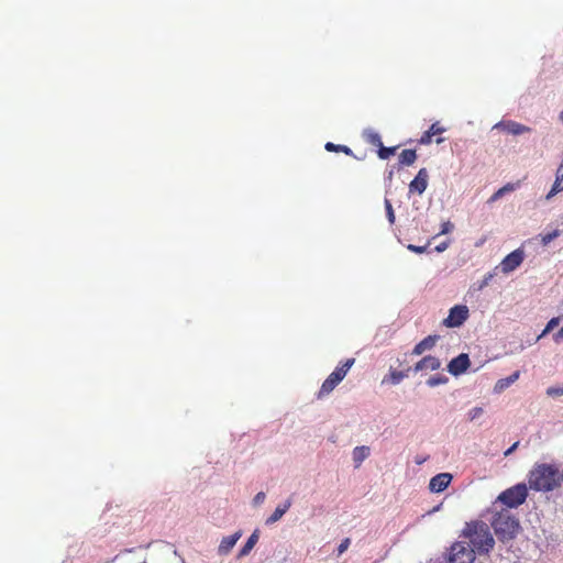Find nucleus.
I'll return each mask as SVG.
<instances>
[{"mask_svg":"<svg viewBox=\"0 0 563 563\" xmlns=\"http://www.w3.org/2000/svg\"><path fill=\"white\" fill-rule=\"evenodd\" d=\"M562 482V473L552 464H536L528 475L529 487L536 492H552Z\"/></svg>","mask_w":563,"mask_h":563,"instance_id":"obj_1","label":"nucleus"},{"mask_svg":"<svg viewBox=\"0 0 563 563\" xmlns=\"http://www.w3.org/2000/svg\"><path fill=\"white\" fill-rule=\"evenodd\" d=\"M462 536L468 540L470 548L478 555L488 554L495 545L489 527L483 521L467 522Z\"/></svg>","mask_w":563,"mask_h":563,"instance_id":"obj_2","label":"nucleus"},{"mask_svg":"<svg viewBox=\"0 0 563 563\" xmlns=\"http://www.w3.org/2000/svg\"><path fill=\"white\" fill-rule=\"evenodd\" d=\"M492 527L499 541L508 542L517 537L520 523L509 510H501L495 514Z\"/></svg>","mask_w":563,"mask_h":563,"instance_id":"obj_3","label":"nucleus"},{"mask_svg":"<svg viewBox=\"0 0 563 563\" xmlns=\"http://www.w3.org/2000/svg\"><path fill=\"white\" fill-rule=\"evenodd\" d=\"M354 363L355 358L351 357L346 358L340 366L335 367V369L322 383L318 393V398L329 395L344 379Z\"/></svg>","mask_w":563,"mask_h":563,"instance_id":"obj_4","label":"nucleus"},{"mask_svg":"<svg viewBox=\"0 0 563 563\" xmlns=\"http://www.w3.org/2000/svg\"><path fill=\"white\" fill-rule=\"evenodd\" d=\"M528 496L526 484H517L498 496V500L510 508H516L522 505Z\"/></svg>","mask_w":563,"mask_h":563,"instance_id":"obj_5","label":"nucleus"},{"mask_svg":"<svg viewBox=\"0 0 563 563\" xmlns=\"http://www.w3.org/2000/svg\"><path fill=\"white\" fill-rule=\"evenodd\" d=\"M476 553L465 542L457 541L451 545L448 563H473Z\"/></svg>","mask_w":563,"mask_h":563,"instance_id":"obj_6","label":"nucleus"},{"mask_svg":"<svg viewBox=\"0 0 563 563\" xmlns=\"http://www.w3.org/2000/svg\"><path fill=\"white\" fill-rule=\"evenodd\" d=\"M468 318V308L465 305H456L450 309L449 316L443 320L448 328L461 327Z\"/></svg>","mask_w":563,"mask_h":563,"instance_id":"obj_7","label":"nucleus"},{"mask_svg":"<svg viewBox=\"0 0 563 563\" xmlns=\"http://www.w3.org/2000/svg\"><path fill=\"white\" fill-rule=\"evenodd\" d=\"M525 260V253L522 250L517 249L508 254L500 263V269L503 273L508 274L515 271L521 265Z\"/></svg>","mask_w":563,"mask_h":563,"instance_id":"obj_8","label":"nucleus"},{"mask_svg":"<svg viewBox=\"0 0 563 563\" xmlns=\"http://www.w3.org/2000/svg\"><path fill=\"white\" fill-rule=\"evenodd\" d=\"M471 362L467 354L462 353L457 355L456 357L452 358L448 365V371L454 375L459 376L467 371L470 367Z\"/></svg>","mask_w":563,"mask_h":563,"instance_id":"obj_9","label":"nucleus"},{"mask_svg":"<svg viewBox=\"0 0 563 563\" xmlns=\"http://www.w3.org/2000/svg\"><path fill=\"white\" fill-rule=\"evenodd\" d=\"M429 173L427 168H421L417 176L409 184V192L422 195L428 186Z\"/></svg>","mask_w":563,"mask_h":563,"instance_id":"obj_10","label":"nucleus"},{"mask_svg":"<svg viewBox=\"0 0 563 563\" xmlns=\"http://www.w3.org/2000/svg\"><path fill=\"white\" fill-rule=\"evenodd\" d=\"M452 475L450 473H440L433 476L429 483V489L432 493L443 492L451 483Z\"/></svg>","mask_w":563,"mask_h":563,"instance_id":"obj_11","label":"nucleus"},{"mask_svg":"<svg viewBox=\"0 0 563 563\" xmlns=\"http://www.w3.org/2000/svg\"><path fill=\"white\" fill-rule=\"evenodd\" d=\"M441 367V361L432 355H428L422 357L416 365L411 368V371L418 373L422 371H437Z\"/></svg>","mask_w":563,"mask_h":563,"instance_id":"obj_12","label":"nucleus"},{"mask_svg":"<svg viewBox=\"0 0 563 563\" xmlns=\"http://www.w3.org/2000/svg\"><path fill=\"white\" fill-rule=\"evenodd\" d=\"M495 128H500L505 132L512 134V135H520V134L528 133L531 131V129L529 126L518 123L516 121L500 122V123L496 124Z\"/></svg>","mask_w":563,"mask_h":563,"instance_id":"obj_13","label":"nucleus"},{"mask_svg":"<svg viewBox=\"0 0 563 563\" xmlns=\"http://www.w3.org/2000/svg\"><path fill=\"white\" fill-rule=\"evenodd\" d=\"M439 340V335H428L423 340H421L419 343H417L412 350L413 355H421L426 351H429L433 349L435 343Z\"/></svg>","mask_w":563,"mask_h":563,"instance_id":"obj_14","label":"nucleus"},{"mask_svg":"<svg viewBox=\"0 0 563 563\" xmlns=\"http://www.w3.org/2000/svg\"><path fill=\"white\" fill-rule=\"evenodd\" d=\"M240 537H241V532H235L231 536L224 537L218 548L219 554H221V555L228 554L232 550V548L235 545V543L238 542Z\"/></svg>","mask_w":563,"mask_h":563,"instance_id":"obj_15","label":"nucleus"},{"mask_svg":"<svg viewBox=\"0 0 563 563\" xmlns=\"http://www.w3.org/2000/svg\"><path fill=\"white\" fill-rule=\"evenodd\" d=\"M290 506V499H287L284 504L278 505L273 514L266 519L265 523L269 526L277 522L288 511Z\"/></svg>","mask_w":563,"mask_h":563,"instance_id":"obj_16","label":"nucleus"},{"mask_svg":"<svg viewBox=\"0 0 563 563\" xmlns=\"http://www.w3.org/2000/svg\"><path fill=\"white\" fill-rule=\"evenodd\" d=\"M411 371V367H408L406 371H396V369H390L389 371V374L387 376L384 377L383 379V384L384 383H390L393 385H397L399 384L404 378L408 377L409 375V372Z\"/></svg>","mask_w":563,"mask_h":563,"instance_id":"obj_17","label":"nucleus"},{"mask_svg":"<svg viewBox=\"0 0 563 563\" xmlns=\"http://www.w3.org/2000/svg\"><path fill=\"white\" fill-rule=\"evenodd\" d=\"M519 375H520V373H519V371H517V372L512 373L510 376L497 380V383L494 387V390L496 393H500L504 389L508 388L511 384H514L519 378Z\"/></svg>","mask_w":563,"mask_h":563,"instance_id":"obj_18","label":"nucleus"},{"mask_svg":"<svg viewBox=\"0 0 563 563\" xmlns=\"http://www.w3.org/2000/svg\"><path fill=\"white\" fill-rule=\"evenodd\" d=\"M258 538H260V530L256 529L253 531V533L249 537L247 541L245 542V544L243 545V548L240 550V553L239 555L240 556H245L247 555L252 549L255 547V544L257 543L258 541Z\"/></svg>","mask_w":563,"mask_h":563,"instance_id":"obj_19","label":"nucleus"},{"mask_svg":"<svg viewBox=\"0 0 563 563\" xmlns=\"http://www.w3.org/2000/svg\"><path fill=\"white\" fill-rule=\"evenodd\" d=\"M399 165H402V166H411L416 159H417V152L416 150H404L400 154H399Z\"/></svg>","mask_w":563,"mask_h":563,"instance_id":"obj_20","label":"nucleus"},{"mask_svg":"<svg viewBox=\"0 0 563 563\" xmlns=\"http://www.w3.org/2000/svg\"><path fill=\"white\" fill-rule=\"evenodd\" d=\"M369 455V448L362 445L353 450V461L358 466Z\"/></svg>","mask_w":563,"mask_h":563,"instance_id":"obj_21","label":"nucleus"},{"mask_svg":"<svg viewBox=\"0 0 563 563\" xmlns=\"http://www.w3.org/2000/svg\"><path fill=\"white\" fill-rule=\"evenodd\" d=\"M324 148L328 151V152H342L346 155H353V152L350 147H347L346 145H338V144H334L332 142H328L325 145H324Z\"/></svg>","mask_w":563,"mask_h":563,"instance_id":"obj_22","label":"nucleus"},{"mask_svg":"<svg viewBox=\"0 0 563 563\" xmlns=\"http://www.w3.org/2000/svg\"><path fill=\"white\" fill-rule=\"evenodd\" d=\"M449 380V378L443 375V374H435L431 377L428 378L427 380V385L429 387H435V386H439V385H444L446 384Z\"/></svg>","mask_w":563,"mask_h":563,"instance_id":"obj_23","label":"nucleus"},{"mask_svg":"<svg viewBox=\"0 0 563 563\" xmlns=\"http://www.w3.org/2000/svg\"><path fill=\"white\" fill-rule=\"evenodd\" d=\"M398 146H391V147H385L384 144L378 147L377 155L380 159H388L390 156H393Z\"/></svg>","mask_w":563,"mask_h":563,"instance_id":"obj_24","label":"nucleus"},{"mask_svg":"<svg viewBox=\"0 0 563 563\" xmlns=\"http://www.w3.org/2000/svg\"><path fill=\"white\" fill-rule=\"evenodd\" d=\"M366 141L376 147H380L383 145L382 137L377 132H368L366 134Z\"/></svg>","mask_w":563,"mask_h":563,"instance_id":"obj_25","label":"nucleus"},{"mask_svg":"<svg viewBox=\"0 0 563 563\" xmlns=\"http://www.w3.org/2000/svg\"><path fill=\"white\" fill-rule=\"evenodd\" d=\"M560 235V230H553L552 232H548L544 234H541V243L542 245H548L550 242H552L554 239H556Z\"/></svg>","mask_w":563,"mask_h":563,"instance_id":"obj_26","label":"nucleus"},{"mask_svg":"<svg viewBox=\"0 0 563 563\" xmlns=\"http://www.w3.org/2000/svg\"><path fill=\"white\" fill-rule=\"evenodd\" d=\"M561 321V318L560 317H554L552 319L549 320V322L547 323L544 330L542 331V333L539 335V338H542L544 336L545 334H548L550 331H552L554 328H556L559 325Z\"/></svg>","mask_w":563,"mask_h":563,"instance_id":"obj_27","label":"nucleus"},{"mask_svg":"<svg viewBox=\"0 0 563 563\" xmlns=\"http://www.w3.org/2000/svg\"><path fill=\"white\" fill-rule=\"evenodd\" d=\"M385 209H386V216H387V219H388V222L390 224H394L395 223V212H394V209H393V205L390 202V200L388 199H385Z\"/></svg>","mask_w":563,"mask_h":563,"instance_id":"obj_28","label":"nucleus"},{"mask_svg":"<svg viewBox=\"0 0 563 563\" xmlns=\"http://www.w3.org/2000/svg\"><path fill=\"white\" fill-rule=\"evenodd\" d=\"M429 133H431L433 136L442 134L445 131V128H443L439 122H434L431 124V126L428 129Z\"/></svg>","mask_w":563,"mask_h":563,"instance_id":"obj_29","label":"nucleus"},{"mask_svg":"<svg viewBox=\"0 0 563 563\" xmlns=\"http://www.w3.org/2000/svg\"><path fill=\"white\" fill-rule=\"evenodd\" d=\"M483 415V408L482 407H474L467 412V417L471 421L479 418Z\"/></svg>","mask_w":563,"mask_h":563,"instance_id":"obj_30","label":"nucleus"},{"mask_svg":"<svg viewBox=\"0 0 563 563\" xmlns=\"http://www.w3.org/2000/svg\"><path fill=\"white\" fill-rule=\"evenodd\" d=\"M350 544H351L350 538L343 539L338 547V556L342 555L347 550Z\"/></svg>","mask_w":563,"mask_h":563,"instance_id":"obj_31","label":"nucleus"},{"mask_svg":"<svg viewBox=\"0 0 563 563\" xmlns=\"http://www.w3.org/2000/svg\"><path fill=\"white\" fill-rule=\"evenodd\" d=\"M547 395L550 397H558L563 395V387H549L547 389Z\"/></svg>","mask_w":563,"mask_h":563,"instance_id":"obj_32","label":"nucleus"},{"mask_svg":"<svg viewBox=\"0 0 563 563\" xmlns=\"http://www.w3.org/2000/svg\"><path fill=\"white\" fill-rule=\"evenodd\" d=\"M453 228H454V225L452 222L445 221L441 224V230L438 235L448 234L449 232H451L453 230Z\"/></svg>","mask_w":563,"mask_h":563,"instance_id":"obj_33","label":"nucleus"},{"mask_svg":"<svg viewBox=\"0 0 563 563\" xmlns=\"http://www.w3.org/2000/svg\"><path fill=\"white\" fill-rule=\"evenodd\" d=\"M433 135L429 133V130H427L420 137L419 143L423 145H428L432 142Z\"/></svg>","mask_w":563,"mask_h":563,"instance_id":"obj_34","label":"nucleus"},{"mask_svg":"<svg viewBox=\"0 0 563 563\" xmlns=\"http://www.w3.org/2000/svg\"><path fill=\"white\" fill-rule=\"evenodd\" d=\"M407 249H408L409 251L413 252V253L422 254V253H424V252H426L427 246H426V245H424V246H417V245H413V244H409V245L407 246Z\"/></svg>","mask_w":563,"mask_h":563,"instance_id":"obj_35","label":"nucleus"},{"mask_svg":"<svg viewBox=\"0 0 563 563\" xmlns=\"http://www.w3.org/2000/svg\"><path fill=\"white\" fill-rule=\"evenodd\" d=\"M264 499H265V494L263 492H260L254 497V504L258 505V504L263 503Z\"/></svg>","mask_w":563,"mask_h":563,"instance_id":"obj_36","label":"nucleus"},{"mask_svg":"<svg viewBox=\"0 0 563 563\" xmlns=\"http://www.w3.org/2000/svg\"><path fill=\"white\" fill-rule=\"evenodd\" d=\"M553 340L560 343L563 340V327L553 335Z\"/></svg>","mask_w":563,"mask_h":563,"instance_id":"obj_37","label":"nucleus"},{"mask_svg":"<svg viewBox=\"0 0 563 563\" xmlns=\"http://www.w3.org/2000/svg\"><path fill=\"white\" fill-rule=\"evenodd\" d=\"M448 246H449V242H442L441 244L435 246V251L439 253L443 252L448 249Z\"/></svg>","mask_w":563,"mask_h":563,"instance_id":"obj_38","label":"nucleus"},{"mask_svg":"<svg viewBox=\"0 0 563 563\" xmlns=\"http://www.w3.org/2000/svg\"><path fill=\"white\" fill-rule=\"evenodd\" d=\"M519 445V442H515L506 452H505V456H508L510 455Z\"/></svg>","mask_w":563,"mask_h":563,"instance_id":"obj_39","label":"nucleus"},{"mask_svg":"<svg viewBox=\"0 0 563 563\" xmlns=\"http://www.w3.org/2000/svg\"><path fill=\"white\" fill-rule=\"evenodd\" d=\"M501 188L504 189V191H505V192H508V191H512V190H515L516 185H514V184H507V185H505V186H504V187H501Z\"/></svg>","mask_w":563,"mask_h":563,"instance_id":"obj_40","label":"nucleus"},{"mask_svg":"<svg viewBox=\"0 0 563 563\" xmlns=\"http://www.w3.org/2000/svg\"><path fill=\"white\" fill-rule=\"evenodd\" d=\"M504 194H505L504 189H503V188H500V189H498V190L494 194V196L492 197V199H493V200H496V199H498L499 197H501Z\"/></svg>","mask_w":563,"mask_h":563,"instance_id":"obj_41","label":"nucleus"},{"mask_svg":"<svg viewBox=\"0 0 563 563\" xmlns=\"http://www.w3.org/2000/svg\"><path fill=\"white\" fill-rule=\"evenodd\" d=\"M493 278V275L492 274H488L487 276H485L484 280H483V286L484 285H487L488 282Z\"/></svg>","mask_w":563,"mask_h":563,"instance_id":"obj_42","label":"nucleus"},{"mask_svg":"<svg viewBox=\"0 0 563 563\" xmlns=\"http://www.w3.org/2000/svg\"><path fill=\"white\" fill-rule=\"evenodd\" d=\"M443 141H444V139H442V137H438V139L435 140V143H437V144H440V143H442Z\"/></svg>","mask_w":563,"mask_h":563,"instance_id":"obj_43","label":"nucleus"},{"mask_svg":"<svg viewBox=\"0 0 563 563\" xmlns=\"http://www.w3.org/2000/svg\"><path fill=\"white\" fill-rule=\"evenodd\" d=\"M559 119L563 123V110L560 112Z\"/></svg>","mask_w":563,"mask_h":563,"instance_id":"obj_44","label":"nucleus"}]
</instances>
